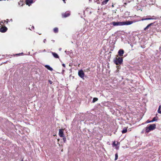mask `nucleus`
<instances>
[{"label": "nucleus", "instance_id": "f257e3e1", "mask_svg": "<svg viewBox=\"0 0 161 161\" xmlns=\"http://www.w3.org/2000/svg\"><path fill=\"white\" fill-rule=\"evenodd\" d=\"M133 22L132 21H126L123 22H113L110 23L111 25L114 26L129 25L132 24Z\"/></svg>", "mask_w": 161, "mask_h": 161}, {"label": "nucleus", "instance_id": "f03ea898", "mask_svg": "<svg viewBox=\"0 0 161 161\" xmlns=\"http://www.w3.org/2000/svg\"><path fill=\"white\" fill-rule=\"evenodd\" d=\"M156 125L155 124L150 125L149 126L146 128V131L147 133L149 132L150 131L153 130L156 128Z\"/></svg>", "mask_w": 161, "mask_h": 161}, {"label": "nucleus", "instance_id": "7ed1b4c3", "mask_svg": "<svg viewBox=\"0 0 161 161\" xmlns=\"http://www.w3.org/2000/svg\"><path fill=\"white\" fill-rule=\"evenodd\" d=\"M123 58L121 57L115 58L114 60V63L117 65L121 64L123 62Z\"/></svg>", "mask_w": 161, "mask_h": 161}, {"label": "nucleus", "instance_id": "20e7f679", "mask_svg": "<svg viewBox=\"0 0 161 161\" xmlns=\"http://www.w3.org/2000/svg\"><path fill=\"white\" fill-rule=\"evenodd\" d=\"M78 75L82 79H84V76L85 75V73L82 69H80L78 71Z\"/></svg>", "mask_w": 161, "mask_h": 161}, {"label": "nucleus", "instance_id": "39448f33", "mask_svg": "<svg viewBox=\"0 0 161 161\" xmlns=\"http://www.w3.org/2000/svg\"><path fill=\"white\" fill-rule=\"evenodd\" d=\"M7 28L6 26H2L0 28V31L2 32H5L7 30Z\"/></svg>", "mask_w": 161, "mask_h": 161}, {"label": "nucleus", "instance_id": "423d86ee", "mask_svg": "<svg viewBox=\"0 0 161 161\" xmlns=\"http://www.w3.org/2000/svg\"><path fill=\"white\" fill-rule=\"evenodd\" d=\"M64 130L63 129H60L59 130V135L60 137H64V134L63 132Z\"/></svg>", "mask_w": 161, "mask_h": 161}, {"label": "nucleus", "instance_id": "0eeeda50", "mask_svg": "<svg viewBox=\"0 0 161 161\" xmlns=\"http://www.w3.org/2000/svg\"><path fill=\"white\" fill-rule=\"evenodd\" d=\"M70 15V13L68 12H66L62 14V16L63 17L66 18L68 17Z\"/></svg>", "mask_w": 161, "mask_h": 161}, {"label": "nucleus", "instance_id": "6e6552de", "mask_svg": "<svg viewBox=\"0 0 161 161\" xmlns=\"http://www.w3.org/2000/svg\"><path fill=\"white\" fill-rule=\"evenodd\" d=\"M118 53L119 56H122L124 53V51L122 49H120L119 50Z\"/></svg>", "mask_w": 161, "mask_h": 161}, {"label": "nucleus", "instance_id": "1a4fd4ad", "mask_svg": "<svg viewBox=\"0 0 161 161\" xmlns=\"http://www.w3.org/2000/svg\"><path fill=\"white\" fill-rule=\"evenodd\" d=\"M33 3V0H26V3L27 5H28L29 6H30V4Z\"/></svg>", "mask_w": 161, "mask_h": 161}, {"label": "nucleus", "instance_id": "9d476101", "mask_svg": "<svg viewBox=\"0 0 161 161\" xmlns=\"http://www.w3.org/2000/svg\"><path fill=\"white\" fill-rule=\"evenodd\" d=\"M51 53L55 58H59V57L57 53L53 52H51Z\"/></svg>", "mask_w": 161, "mask_h": 161}, {"label": "nucleus", "instance_id": "9b49d317", "mask_svg": "<svg viewBox=\"0 0 161 161\" xmlns=\"http://www.w3.org/2000/svg\"><path fill=\"white\" fill-rule=\"evenodd\" d=\"M45 67L48 70H49L50 71H52L53 70V69L50 66L48 65H46L45 66Z\"/></svg>", "mask_w": 161, "mask_h": 161}, {"label": "nucleus", "instance_id": "f8f14e48", "mask_svg": "<svg viewBox=\"0 0 161 161\" xmlns=\"http://www.w3.org/2000/svg\"><path fill=\"white\" fill-rule=\"evenodd\" d=\"M151 19H154L156 20L159 19V18L158 16H153L151 18H150Z\"/></svg>", "mask_w": 161, "mask_h": 161}, {"label": "nucleus", "instance_id": "ddd939ff", "mask_svg": "<svg viewBox=\"0 0 161 161\" xmlns=\"http://www.w3.org/2000/svg\"><path fill=\"white\" fill-rule=\"evenodd\" d=\"M120 143L118 142H114L113 143V145L114 146H117Z\"/></svg>", "mask_w": 161, "mask_h": 161}, {"label": "nucleus", "instance_id": "4468645a", "mask_svg": "<svg viewBox=\"0 0 161 161\" xmlns=\"http://www.w3.org/2000/svg\"><path fill=\"white\" fill-rule=\"evenodd\" d=\"M153 24V23H151L148 24L145 28H144V30L145 31H146V30L148 29L150 26H151Z\"/></svg>", "mask_w": 161, "mask_h": 161}, {"label": "nucleus", "instance_id": "2eb2a0df", "mask_svg": "<svg viewBox=\"0 0 161 161\" xmlns=\"http://www.w3.org/2000/svg\"><path fill=\"white\" fill-rule=\"evenodd\" d=\"M157 118H158V117H154V118H153V119L151 121H150V122H153L154 121H157Z\"/></svg>", "mask_w": 161, "mask_h": 161}, {"label": "nucleus", "instance_id": "dca6fc26", "mask_svg": "<svg viewBox=\"0 0 161 161\" xmlns=\"http://www.w3.org/2000/svg\"><path fill=\"white\" fill-rule=\"evenodd\" d=\"M127 131V128H124L123 130L122 131V132L123 134L125 133H126Z\"/></svg>", "mask_w": 161, "mask_h": 161}, {"label": "nucleus", "instance_id": "f3484780", "mask_svg": "<svg viewBox=\"0 0 161 161\" xmlns=\"http://www.w3.org/2000/svg\"><path fill=\"white\" fill-rule=\"evenodd\" d=\"M58 28L55 27L54 28L53 31L54 32H55V33H57L58 32Z\"/></svg>", "mask_w": 161, "mask_h": 161}, {"label": "nucleus", "instance_id": "a211bd4d", "mask_svg": "<svg viewBox=\"0 0 161 161\" xmlns=\"http://www.w3.org/2000/svg\"><path fill=\"white\" fill-rule=\"evenodd\" d=\"M109 0H105L102 2V5H105L107 3Z\"/></svg>", "mask_w": 161, "mask_h": 161}, {"label": "nucleus", "instance_id": "6ab92c4d", "mask_svg": "<svg viewBox=\"0 0 161 161\" xmlns=\"http://www.w3.org/2000/svg\"><path fill=\"white\" fill-rule=\"evenodd\" d=\"M98 100V98H97L94 97L93 98L92 100V103H94Z\"/></svg>", "mask_w": 161, "mask_h": 161}, {"label": "nucleus", "instance_id": "aec40b11", "mask_svg": "<svg viewBox=\"0 0 161 161\" xmlns=\"http://www.w3.org/2000/svg\"><path fill=\"white\" fill-rule=\"evenodd\" d=\"M150 18H145L142 19V20H151Z\"/></svg>", "mask_w": 161, "mask_h": 161}, {"label": "nucleus", "instance_id": "412c9836", "mask_svg": "<svg viewBox=\"0 0 161 161\" xmlns=\"http://www.w3.org/2000/svg\"><path fill=\"white\" fill-rule=\"evenodd\" d=\"M118 154H117V153H116L115 154V160H116L118 158Z\"/></svg>", "mask_w": 161, "mask_h": 161}, {"label": "nucleus", "instance_id": "4be33fe9", "mask_svg": "<svg viewBox=\"0 0 161 161\" xmlns=\"http://www.w3.org/2000/svg\"><path fill=\"white\" fill-rule=\"evenodd\" d=\"M23 54V53H19L16 54L15 55H14V56H15V55H17V56H19L20 55H22Z\"/></svg>", "mask_w": 161, "mask_h": 161}, {"label": "nucleus", "instance_id": "5701e85b", "mask_svg": "<svg viewBox=\"0 0 161 161\" xmlns=\"http://www.w3.org/2000/svg\"><path fill=\"white\" fill-rule=\"evenodd\" d=\"M23 54V53H19L16 54L15 55H14V56H15V55H17V56H19L20 55H22Z\"/></svg>", "mask_w": 161, "mask_h": 161}, {"label": "nucleus", "instance_id": "b1692460", "mask_svg": "<svg viewBox=\"0 0 161 161\" xmlns=\"http://www.w3.org/2000/svg\"><path fill=\"white\" fill-rule=\"evenodd\" d=\"M158 112L159 114H161V111L160 110V109H158Z\"/></svg>", "mask_w": 161, "mask_h": 161}, {"label": "nucleus", "instance_id": "393cba45", "mask_svg": "<svg viewBox=\"0 0 161 161\" xmlns=\"http://www.w3.org/2000/svg\"><path fill=\"white\" fill-rule=\"evenodd\" d=\"M151 123V122H150V121H149V120H147L146 122V123Z\"/></svg>", "mask_w": 161, "mask_h": 161}, {"label": "nucleus", "instance_id": "a878e982", "mask_svg": "<svg viewBox=\"0 0 161 161\" xmlns=\"http://www.w3.org/2000/svg\"><path fill=\"white\" fill-rule=\"evenodd\" d=\"M49 83L50 84H52V81L51 80H49Z\"/></svg>", "mask_w": 161, "mask_h": 161}, {"label": "nucleus", "instance_id": "bb28decb", "mask_svg": "<svg viewBox=\"0 0 161 161\" xmlns=\"http://www.w3.org/2000/svg\"><path fill=\"white\" fill-rule=\"evenodd\" d=\"M46 39H44L43 40V42L45 43L46 42Z\"/></svg>", "mask_w": 161, "mask_h": 161}, {"label": "nucleus", "instance_id": "cd10ccee", "mask_svg": "<svg viewBox=\"0 0 161 161\" xmlns=\"http://www.w3.org/2000/svg\"><path fill=\"white\" fill-rule=\"evenodd\" d=\"M8 21H9V20H8V19H7V21H6V23H7V24H8Z\"/></svg>", "mask_w": 161, "mask_h": 161}, {"label": "nucleus", "instance_id": "c85d7f7f", "mask_svg": "<svg viewBox=\"0 0 161 161\" xmlns=\"http://www.w3.org/2000/svg\"><path fill=\"white\" fill-rule=\"evenodd\" d=\"M161 108V105H159L158 107V109H160Z\"/></svg>", "mask_w": 161, "mask_h": 161}, {"label": "nucleus", "instance_id": "c756f323", "mask_svg": "<svg viewBox=\"0 0 161 161\" xmlns=\"http://www.w3.org/2000/svg\"><path fill=\"white\" fill-rule=\"evenodd\" d=\"M62 65H63V66H64V67H65V64H62Z\"/></svg>", "mask_w": 161, "mask_h": 161}, {"label": "nucleus", "instance_id": "7c9ffc66", "mask_svg": "<svg viewBox=\"0 0 161 161\" xmlns=\"http://www.w3.org/2000/svg\"><path fill=\"white\" fill-rule=\"evenodd\" d=\"M43 52H46V50L45 49H44L43 50Z\"/></svg>", "mask_w": 161, "mask_h": 161}, {"label": "nucleus", "instance_id": "2f4dec72", "mask_svg": "<svg viewBox=\"0 0 161 161\" xmlns=\"http://www.w3.org/2000/svg\"><path fill=\"white\" fill-rule=\"evenodd\" d=\"M63 140H64V141H65V138H63Z\"/></svg>", "mask_w": 161, "mask_h": 161}, {"label": "nucleus", "instance_id": "473e14b6", "mask_svg": "<svg viewBox=\"0 0 161 161\" xmlns=\"http://www.w3.org/2000/svg\"><path fill=\"white\" fill-rule=\"evenodd\" d=\"M64 3H65V0H62Z\"/></svg>", "mask_w": 161, "mask_h": 161}, {"label": "nucleus", "instance_id": "72a5a7b5", "mask_svg": "<svg viewBox=\"0 0 161 161\" xmlns=\"http://www.w3.org/2000/svg\"><path fill=\"white\" fill-rule=\"evenodd\" d=\"M31 28H32V29H34V27L33 26H32L31 27Z\"/></svg>", "mask_w": 161, "mask_h": 161}, {"label": "nucleus", "instance_id": "f704fd0d", "mask_svg": "<svg viewBox=\"0 0 161 161\" xmlns=\"http://www.w3.org/2000/svg\"><path fill=\"white\" fill-rule=\"evenodd\" d=\"M61 48H59V51H61Z\"/></svg>", "mask_w": 161, "mask_h": 161}, {"label": "nucleus", "instance_id": "c9c22d12", "mask_svg": "<svg viewBox=\"0 0 161 161\" xmlns=\"http://www.w3.org/2000/svg\"><path fill=\"white\" fill-rule=\"evenodd\" d=\"M97 4H98V3H99V2H97Z\"/></svg>", "mask_w": 161, "mask_h": 161}, {"label": "nucleus", "instance_id": "e433bc0d", "mask_svg": "<svg viewBox=\"0 0 161 161\" xmlns=\"http://www.w3.org/2000/svg\"><path fill=\"white\" fill-rule=\"evenodd\" d=\"M7 63V61L5 62H4V63Z\"/></svg>", "mask_w": 161, "mask_h": 161}, {"label": "nucleus", "instance_id": "4c0bfd02", "mask_svg": "<svg viewBox=\"0 0 161 161\" xmlns=\"http://www.w3.org/2000/svg\"><path fill=\"white\" fill-rule=\"evenodd\" d=\"M97 0H94L95 1V2H97Z\"/></svg>", "mask_w": 161, "mask_h": 161}, {"label": "nucleus", "instance_id": "58836bf2", "mask_svg": "<svg viewBox=\"0 0 161 161\" xmlns=\"http://www.w3.org/2000/svg\"><path fill=\"white\" fill-rule=\"evenodd\" d=\"M52 41H53V42H54L55 41L54 40H52Z\"/></svg>", "mask_w": 161, "mask_h": 161}, {"label": "nucleus", "instance_id": "ea45409f", "mask_svg": "<svg viewBox=\"0 0 161 161\" xmlns=\"http://www.w3.org/2000/svg\"><path fill=\"white\" fill-rule=\"evenodd\" d=\"M149 4H153V3H149Z\"/></svg>", "mask_w": 161, "mask_h": 161}, {"label": "nucleus", "instance_id": "a19ab883", "mask_svg": "<svg viewBox=\"0 0 161 161\" xmlns=\"http://www.w3.org/2000/svg\"><path fill=\"white\" fill-rule=\"evenodd\" d=\"M154 1H153V3H154Z\"/></svg>", "mask_w": 161, "mask_h": 161}, {"label": "nucleus", "instance_id": "79ce46f5", "mask_svg": "<svg viewBox=\"0 0 161 161\" xmlns=\"http://www.w3.org/2000/svg\"><path fill=\"white\" fill-rule=\"evenodd\" d=\"M112 7H114V5H112Z\"/></svg>", "mask_w": 161, "mask_h": 161}, {"label": "nucleus", "instance_id": "37998d69", "mask_svg": "<svg viewBox=\"0 0 161 161\" xmlns=\"http://www.w3.org/2000/svg\"><path fill=\"white\" fill-rule=\"evenodd\" d=\"M124 4H125V5H126V3H125Z\"/></svg>", "mask_w": 161, "mask_h": 161}, {"label": "nucleus", "instance_id": "c03bdc74", "mask_svg": "<svg viewBox=\"0 0 161 161\" xmlns=\"http://www.w3.org/2000/svg\"><path fill=\"white\" fill-rule=\"evenodd\" d=\"M87 69V70H89V69Z\"/></svg>", "mask_w": 161, "mask_h": 161}, {"label": "nucleus", "instance_id": "a18cd8bd", "mask_svg": "<svg viewBox=\"0 0 161 161\" xmlns=\"http://www.w3.org/2000/svg\"><path fill=\"white\" fill-rule=\"evenodd\" d=\"M20 3H19V4H20Z\"/></svg>", "mask_w": 161, "mask_h": 161}, {"label": "nucleus", "instance_id": "49530a36", "mask_svg": "<svg viewBox=\"0 0 161 161\" xmlns=\"http://www.w3.org/2000/svg\"><path fill=\"white\" fill-rule=\"evenodd\" d=\"M149 1H151V0H149Z\"/></svg>", "mask_w": 161, "mask_h": 161}, {"label": "nucleus", "instance_id": "de8ad7c7", "mask_svg": "<svg viewBox=\"0 0 161 161\" xmlns=\"http://www.w3.org/2000/svg\"><path fill=\"white\" fill-rule=\"evenodd\" d=\"M21 161H23V160H21Z\"/></svg>", "mask_w": 161, "mask_h": 161}]
</instances>
